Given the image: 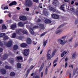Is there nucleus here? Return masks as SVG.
<instances>
[{
	"label": "nucleus",
	"instance_id": "1",
	"mask_svg": "<svg viewBox=\"0 0 78 78\" xmlns=\"http://www.w3.org/2000/svg\"><path fill=\"white\" fill-rule=\"evenodd\" d=\"M66 36H63L58 40V43L62 46H64L67 42V40H66Z\"/></svg>",
	"mask_w": 78,
	"mask_h": 78
},
{
	"label": "nucleus",
	"instance_id": "2",
	"mask_svg": "<svg viewBox=\"0 0 78 78\" xmlns=\"http://www.w3.org/2000/svg\"><path fill=\"white\" fill-rule=\"evenodd\" d=\"M25 5L27 7H32L33 3V2L30 0H26Z\"/></svg>",
	"mask_w": 78,
	"mask_h": 78
},
{
	"label": "nucleus",
	"instance_id": "3",
	"mask_svg": "<svg viewBox=\"0 0 78 78\" xmlns=\"http://www.w3.org/2000/svg\"><path fill=\"white\" fill-rule=\"evenodd\" d=\"M16 33H18L19 34V33H20V32H22L23 33V34H28V32H27L25 31V30H23V29H19L18 30H17L16 31Z\"/></svg>",
	"mask_w": 78,
	"mask_h": 78
},
{
	"label": "nucleus",
	"instance_id": "4",
	"mask_svg": "<svg viewBox=\"0 0 78 78\" xmlns=\"http://www.w3.org/2000/svg\"><path fill=\"white\" fill-rule=\"evenodd\" d=\"M30 50L29 49H25L24 51V55L25 56H28L29 54V51Z\"/></svg>",
	"mask_w": 78,
	"mask_h": 78
},
{
	"label": "nucleus",
	"instance_id": "5",
	"mask_svg": "<svg viewBox=\"0 0 78 78\" xmlns=\"http://www.w3.org/2000/svg\"><path fill=\"white\" fill-rule=\"evenodd\" d=\"M39 27L40 28H41L40 31H43V30H44V24H40L39 25Z\"/></svg>",
	"mask_w": 78,
	"mask_h": 78
},
{
	"label": "nucleus",
	"instance_id": "6",
	"mask_svg": "<svg viewBox=\"0 0 78 78\" xmlns=\"http://www.w3.org/2000/svg\"><path fill=\"white\" fill-rule=\"evenodd\" d=\"M20 19L21 20H27V17L25 16H21L20 17Z\"/></svg>",
	"mask_w": 78,
	"mask_h": 78
},
{
	"label": "nucleus",
	"instance_id": "7",
	"mask_svg": "<svg viewBox=\"0 0 78 78\" xmlns=\"http://www.w3.org/2000/svg\"><path fill=\"white\" fill-rule=\"evenodd\" d=\"M17 59L18 61L22 62V57L20 56H18L17 57Z\"/></svg>",
	"mask_w": 78,
	"mask_h": 78
},
{
	"label": "nucleus",
	"instance_id": "8",
	"mask_svg": "<svg viewBox=\"0 0 78 78\" xmlns=\"http://www.w3.org/2000/svg\"><path fill=\"white\" fill-rule=\"evenodd\" d=\"M52 17L54 19H58L59 17V15L57 14H53L52 15Z\"/></svg>",
	"mask_w": 78,
	"mask_h": 78
},
{
	"label": "nucleus",
	"instance_id": "9",
	"mask_svg": "<svg viewBox=\"0 0 78 78\" xmlns=\"http://www.w3.org/2000/svg\"><path fill=\"white\" fill-rule=\"evenodd\" d=\"M8 55L7 54H4L3 55V57H2V60H4L8 58Z\"/></svg>",
	"mask_w": 78,
	"mask_h": 78
},
{
	"label": "nucleus",
	"instance_id": "10",
	"mask_svg": "<svg viewBox=\"0 0 78 78\" xmlns=\"http://www.w3.org/2000/svg\"><path fill=\"white\" fill-rule=\"evenodd\" d=\"M27 43L28 44H31V40L30 38H28L27 39Z\"/></svg>",
	"mask_w": 78,
	"mask_h": 78
},
{
	"label": "nucleus",
	"instance_id": "11",
	"mask_svg": "<svg viewBox=\"0 0 78 78\" xmlns=\"http://www.w3.org/2000/svg\"><path fill=\"white\" fill-rule=\"evenodd\" d=\"M12 45V41H9L8 43L7 44V47H10Z\"/></svg>",
	"mask_w": 78,
	"mask_h": 78
},
{
	"label": "nucleus",
	"instance_id": "12",
	"mask_svg": "<svg viewBox=\"0 0 78 78\" xmlns=\"http://www.w3.org/2000/svg\"><path fill=\"white\" fill-rule=\"evenodd\" d=\"M17 2L16 1H13L12 3H10L9 4V6H12V5H16Z\"/></svg>",
	"mask_w": 78,
	"mask_h": 78
},
{
	"label": "nucleus",
	"instance_id": "13",
	"mask_svg": "<svg viewBox=\"0 0 78 78\" xmlns=\"http://www.w3.org/2000/svg\"><path fill=\"white\" fill-rule=\"evenodd\" d=\"M30 34L32 35L34 34V31H33V28H30Z\"/></svg>",
	"mask_w": 78,
	"mask_h": 78
},
{
	"label": "nucleus",
	"instance_id": "14",
	"mask_svg": "<svg viewBox=\"0 0 78 78\" xmlns=\"http://www.w3.org/2000/svg\"><path fill=\"white\" fill-rule=\"evenodd\" d=\"M45 22L46 23H51V20H48V19H46L45 21Z\"/></svg>",
	"mask_w": 78,
	"mask_h": 78
},
{
	"label": "nucleus",
	"instance_id": "15",
	"mask_svg": "<svg viewBox=\"0 0 78 78\" xmlns=\"http://www.w3.org/2000/svg\"><path fill=\"white\" fill-rule=\"evenodd\" d=\"M16 24L12 25L11 26L10 28H11V29H12V30H14V29L16 27Z\"/></svg>",
	"mask_w": 78,
	"mask_h": 78
},
{
	"label": "nucleus",
	"instance_id": "16",
	"mask_svg": "<svg viewBox=\"0 0 78 78\" xmlns=\"http://www.w3.org/2000/svg\"><path fill=\"white\" fill-rule=\"evenodd\" d=\"M2 74H5L6 73V70L5 69H3L0 70Z\"/></svg>",
	"mask_w": 78,
	"mask_h": 78
},
{
	"label": "nucleus",
	"instance_id": "17",
	"mask_svg": "<svg viewBox=\"0 0 78 78\" xmlns=\"http://www.w3.org/2000/svg\"><path fill=\"white\" fill-rule=\"evenodd\" d=\"M20 46L21 47L24 48L27 47V44L25 43H23L20 45Z\"/></svg>",
	"mask_w": 78,
	"mask_h": 78
},
{
	"label": "nucleus",
	"instance_id": "18",
	"mask_svg": "<svg viewBox=\"0 0 78 78\" xmlns=\"http://www.w3.org/2000/svg\"><path fill=\"white\" fill-rule=\"evenodd\" d=\"M47 57L48 59H51V55L50 54H47Z\"/></svg>",
	"mask_w": 78,
	"mask_h": 78
},
{
	"label": "nucleus",
	"instance_id": "19",
	"mask_svg": "<svg viewBox=\"0 0 78 78\" xmlns=\"http://www.w3.org/2000/svg\"><path fill=\"white\" fill-rule=\"evenodd\" d=\"M48 41L47 40L46 41H43V45L44 47H45V45H46V44H47V41Z\"/></svg>",
	"mask_w": 78,
	"mask_h": 78
},
{
	"label": "nucleus",
	"instance_id": "20",
	"mask_svg": "<svg viewBox=\"0 0 78 78\" xmlns=\"http://www.w3.org/2000/svg\"><path fill=\"white\" fill-rule=\"evenodd\" d=\"M76 57V52H74L72 55V58L75 59Z\"/></svg>",
	"mask_w": 78,
	"mask_h": 78
},
{
	"label": "nucleus",
	"instance_id": "21",
	"mask_svg": "<svg viewBox=\"0 0 78 78\" xmlns=\"http://www.w3.org/2000/svg\"><path fill=\"white\" fill-rule=\"evenodd\" d=\"M62 32V30H59L57 31H56V34H58V33H61Z\"/></svg>",
	"mask_w": 78,
	"mask_h": 78
},
{
	"label": "nucleus",
	"instance_id": "22",
	"mask_svg": "<svg viewBox=\"0 0 78 78\" xmlns=\"http://www.w3.org/2000/svg\"><path fill=\"white\" fill-rule=\"evenodd\" d=\"M58 3V1L56 0H54L53 2V5H54V6H56V3Z\"/></svg>",
	"mask_w": 78,
	"mask_h": 78
},
{
	"label": "nucleus",
	"instance_id": "23",
	"mask_svg": "<svg viewBox=\"0 0 78 78\" xmlns=\"http://www.w3.org/2000/svg\"><path fill=\"white\" fill-rule=\"evenodd\" d=\"M17 67L18 68H21V64L20 63H17Z\"/></svg>",
	"mask_w": 78,
	"mask_h": 78
},
{
	"label": "nucleus",
	"instance_id": "24",
	"mask_svg": "<svg viewBox=\"0 0 78 78\" xmlns=\"http://www.w3.org/2000/svg\"><path fill=\"white\" fill-rule=\"evenodd\" d=\"M22 36H17L16 37V39H19V40H22Z\"/></svg>",
	"mask_w": 78,
	"mask_h": 78
},
{
	"label": "nucleus",
	"instance_id": "25",
	"mask_svg": "<svg viewBox=\"0 0 78 78\" xmlns=\"http://www.w3.org/2000/svg\"><path fill=\"white\" fill-rule=\"evenodd\" d=\"M18 48V46L17 45H15L13 49L14 50H17Z\"/></svg>",
	"mask_w": 78,
	"mask_h": 78
},
{
	"label": "nucleus",
	"instance_id": "26",
	"mask_svg": "<svg viewBox=\"0 0 78 78\" xmlns=\"http://www.w3.org/2000/svg\"><path fill=\"white\" fill-rule=\"evenodd\" d=\"M18 26H20V27H23V23H22L20 22L18 23Z\"/></svg>",
	"mask_w": 78,
	"mask_h": 78
},
{
	"label": "nucleus",
	"instance_id": "27",
	"mask_svg": "<svg viewBox=\"0 0 78 78\" xmlns=\"http://www.w3.org/2000/svg\"><path fill=\"white\" fill-rule=\"evenodd\" d=\"M10 75L11 76H15V73L14 72H12L11 73Z\"/></svg>",
	"mask_w": 78,
	"mask_h": 78
},
{
	"label": "nucleus",
	"instance_id": "28",
	"mask_svg": "<svg viewBox=\"0 0 78 78\" xmlns=\"http://www.w3.org/2000/svg\"><path fill=\"white\" fill-rule=\"evenodd\" d=\"M55 53H56V50H55L53 51L52 52V57L54 56H55Z\"/></svg>",
	"mask_w": 78,
	"mask_h": 78
},
{
	"label": "nucleus",
	"instance_id": "29",
	"mask_svg": "<svg viewBox=\"0 0 78 78\" xmlns=\"http://www.w3.org/2000/svg\"><path fill=\"white\" fill-rule=\"evenodd\" d=\"M60 9L61 10H62V11H64V5L61 6Z\"/></svg>",
	"mask_w": 78,
	"mask_h": 78
},
{
	"label": "nucleus",
	"instance_id": "30",
	"mask_svg": "<svg viewBox=\"0 0 78 78\" xmlns=\"http://www.w3.org/2000/svg\"><path fill=\"white\" fill-rule=\"evenodd\" d=\"M5 68L7 69H11V66H5Z\"/></svg>",
	"mask_w": 78,
	"mask_h": 78
},
{
	"label": "nucleus",
	"instance_id": "31",
	"mask_svg": "<svg viewBox=\"0 0 78 78\" xmlns=\"http://www.w3.org/2000/svg\"><path fill=\"white\" fill-rule=\"evenodd\" d=\"M8 39V36H5L4 37V41H6L7 39Z\"/></svg>",
	"mask_w": 78,
	"mask_h": 78
},
{
	"label": "nucleus",
	"instance_id": "32",
	"mask_svg": "<svg viewBox=\"0 0 78 78\" xmlns=\"http://www.w3.org/2000/svg\"><path fill=\"white\" fill-rule=\"evenodd\" d=\"M46 33H47V32H44V33L41 34L40 36L41 37H42V36H44V35H45V34H46Z\"/></svg>",
	"mask_w": 78,
	"mask_h": 78
},
{
	"label": "nucleus",
	"instance_id": "33",
	"mask_svg": "<svg viewBox=\"0 0 78 78\" xmlns=\"http://www.w3.org/2000/svg\"><path fill=\"white\" fill-rule=\"evenodd\" d=\"M39 28V27L37 26H35L33 27V29L34 30V29H36V28Z\"/></svg>",
	"mask_w": 78,
	"mask_h": 78
},
{
	"label": "nucleus",
	"instance_id": "34",
	"mask_svg": "<svg viewBox=\"0 0 78 78\" xmlns=\"http://www.w3.org/2000/svg\"><path fill=\"white\" fill-rule=\"evenodd\" d=\"M16 33H14L13 34L12 37L13 38H15V37H16Z\"/></svg>",
	"mask_w": 78,
	"mask_h": 78
},
{
	"label": "nucleus",
	"instance_id": "35",
	"mask_svg": "<svg viewBox=\"0 0 78 78\" xmlns=\"http://www.w3.org/2000/svg\"><path fill=\"white\" fill-rule=\"evenodd\" d=\"M39 0H33L34 2H35V3H39Z\"/></svg>",
	"mask_w": 78,
	"mask_h": 78
},
{
	"label": "nucleus",
	"instance_id": "36",
	"mask_svg": "<svg viewBox=\"0 0 78 78\" xmlns=\"http://www.w3.org/2000/svg\"><path fill=\"white\" fill-rule=\"evenodd\" d=\"M1 35V37H3V36H5V34L4 33H2L0 34Z\"/></svg>",
	"mask_w": 78,
	"mask_h": 78
},
{
	"label": "nucleus",
	"instance_id": "37",
	"mask_svg": "<svg viewBox=\"0 0 78 78\" xmlns=\"http://www.w3.org/2000/svg\"><path fill=\"white\" fill-rule=\"evenodd\" d=\"M2 29H4V28L6 29V27L5 26V25H3L2 26Z\"/></svg>",
	"mask_w": 78,
	"mask_h": 78
},
{
	"label": "nucleus",
	"instance_id": "38",
	"mask_svg": "<svg viewBox=\"0 0 78 78\" xmlns=\"http://www.w3.org/2000/svg\"><path fill=\"white\" fill-rule=\"evenodd\" d=\"M51 11H53V12H55L56 11V9H54L53 8H52Z\"/></svg>",
	"mask_w": 78,
	"mask_h": 78
},
{
	"label": "nucleus",
	"instance_id": "39",
	"mask_svg": "<svg viewBox=\"0 0 78 78\" xmlns=\"http://www.w3.org/2000/svg\"><path fill=\"white\" fill-rule=\"evenodd\" d=\"M70 10L72 11H73V12H75V9H73V8H71L70 9Z\"/></svg>",
	"mask_w": 78,
	"mask_h": 78
},
{
	"label": "nucleus",
	"instance_id": "40",
	"mask_svg": "<svg viewBox=\"0 0 78 78\" xmlns=\"http://www.w3.org/2000/svg\"><path fill=\"white\" fill-rule=\"evenodd\" d=\"M51 53V50H49L48 51V54H50Z\"/></svg>",
	"mask_w": 78,
	"mask_h": 78
},
{
	"label": "nucleus",
	"instance_id": "41",
	"mask_svg": "<svg viewBox=\"0 0 78 78\" xmlns=\"http://www.w3.org/2000/svg\"><path fill=\"white\" fill-rule=\"evenodd\" d=\"M4 9H8V7L7 6H6L4 7Z\"/></svg>",
	"mask_w": 78,
	"mask_h": 78
},
{
	"label": "nucleus",
	"instance_id": "42",
	"mask_svg": "<svg viewBox=\"0 0 78 78\" xmlns=\"http://www.w3.org/2000/svg\"><path fill=\"white\" fill-rule=\"evenodd\" d=\"M39 78V77L38 76H33V78Z\"/></svg>",
	"mask_w": 78,
	"mask_h": 78
},
{
	"label": "nucleus",
	"instance_id": "43",
	"mask_svg": "<svg viewBox=\"0 0 78 78\" xmlns=\"http://www.w3.org/2000/svg\"><path fill=\"white\" fill-rule=\"evenodd\" d=\"M52 8H53L51 6L49 7V10H50L51 11V10Z\"/></svg>",
	"mask_w": 78,
	"mask_h": 78
},
{
	"label": "nucleus",
	"instance_id": "44",
	"mask_svg": "<svg viewBox=\"0 0 78 78\" xmlns=\"http://www.w3.org/2000/svg\"><path fill=\"white\" fill-rule=\"evenodd\" d=\"M30 73V69H28L27 71V76H28V73Z\"/></svg>",
	"mask_w": 78,
	"mask_h": 78
},
{
	"label": "nucleus",
	"instance_id": "45",
	"mask_svg": "<svg viewBox=\"0 0 78 78\" xmlns=\"http://www.w3.org/2000/svg\"><path fill=\"white\" fill-rule=\"evenodd\" d=\"M26 10L27 11H29V10H30V9L28 8H26Z\"/></svg>",
	"mask_w": 78,
	"mask_h": 78
},
{
	"label": "nucleus",
	"instance_id": "46",
	"mask_svg": "<svg viewBox=\"0 0 78 78\" xmlns=\"http://www.w3.org/2000/svg\"><path fill=\"white\" fill-rule=\"evenodd\" d=\"M57 61H58V60H56V59L54 60L53 62V64H54L55 63H56V62H57Z\"/></svg>",
	"mask_w": 78,
	"mask_h": 78
},
{
	"label": "nucleus",
	"instance_id": "47",
	"mask_svg": "<svg viewBox=\"0 0 78 78\" xmlns=\"http://www.w3.org/2000/svg\"><path fill=\"white\" fill-rule=\"evenodd\" d=\"M76 73V70H74L73 72V75H74Z\"/></svg>",
	"mask_w": 78,
	"mask_h": 78
},
{
	"label": "nucleus",
	"instance_id": "48",
	"mask_svg": "<svg viewBox=\"0 0 78 78\" xmlns=\"http://www.w3.org/2000/svg\"><path fill=\"white\" fill-rule=\"evenodd\" d=\"M64 56V54L63 52L62 53V54L61 55V57H63V56Z\"/></svg>",
	"mask_w": 78,
	"mask_h": 78
},
{
	"label": "nucleus",
	"instance_id": "49",
	"mask_svg": "<svg viewBox=\"0 0 78 78\" xmlns=\"http://www.w3.org/2000/svg\"><path fill=\"white\" fill-rule=\"evenodd\" d=\"M3 51V49L2 48H0V52Z\"/></svg>",
	"mask_w": 78,
	"mask_h": 78
},
{
	"label": "nucleus",
	"instance_id": "50",
	"mask_svg": "<svg viewBox=\"0 0 78 78\" xmlns=\"http://www.w3.org/2000/svg\"><path fill=\"white\" fill-rule=\"evenodd\" d=\"M43 72H41V77H42V76H43Z\"/></svg>",
	"mask_w": 78,
	"mask_h": 78
},
{
	"label": "nucleus",
	"instance_id": "51",
	"mask_svg": "<svg viewBox=\"0 0 78 78\" xmlns=\"http://www.w3.org/2000/svg\"><path fill=\"white\" fill-rule=\"evenodd\" d=\"M0 46L1 47H3V44L1 42H0Z\"/></svg>",
	"mask_w": 78,
	"mask_h": 78
},
{
	"label": "nucleus",
	"instance_id": "52",
	"mask_svg": "<svg viewBox=\"0 0 78 78\" xmlns=\"http://www.w3.org/2000/svg\"><path fill=\"white\" fill-rule=\"evenodd\" d=\"M14 61V59H12V60L10 61V62L11 63H13V61Z\"/></svg>",
	"mask_w": 78,
	"mask_h": 78
},
{
	"label": "nucleus",
	"instance_id": "53",
	"mask_svg": "<svg viewBox=\"0 0 78 78\" xmlns=\"http://www.w3.org/2000/svg\"><path fill=\"white\" fill-rule=\"evenodd\" d=\"M48 71V69H47L46 68L45 69V73H46V74L47 73Z\"/></svg>",
	"mask_w": 78,
	"mask_h": 78
},
{
	"label": "nucleus",
	"instance_id": "54",
	"mask_svg": "<svg viewBox=\"0 0 78 78\" xmlns=\"http://www.w3.org/2000/svg\"><path fill=\"white\" fill-rule=\"evenodd\" d=\"M26 27L27 28H30V25H26Z\"/></svg>",
	"mask_w": 78,
	"mask_h": 78
},
{
	"label": "nucleus",
	"instance_id": "55",
	"mask_svg": "<svg viewBox=\"0 0 78 78\" xmlns=\"http://www.w3.org/2000/svg\"><path fill=\"white\" fill-rule=\"evenodd\" d=\"M67 53V52H66V51H65L63 52V53L64 55H66V54Z\"/></svg>",
	"mask_w": 78,
	"mask_h": 78
},
{
	"label": "nucleus",
	"instance_id": "56",
	"mask_svg": "<svg viewBox=\"0 0 78 78\" xmlns=\"http://www.w3.org/2000/svg\"><path fill=\"white\" fill-rule=\"evenodd\" d=\"M64 26V25L62 24V25H61V26H59L58 27L59 28H61V27H63Z\"/></svg>",
	"mask_w": 78,
	"mask_h": 78
},
{
	"label": "nucleus",
	"instance_id": "57",
	"mask_svg": "<svg viewBox=\"0 0 78 78\" xmlns=\"http://www.w3.org/2000/svg\"><path fill=\"white\" fill-rule=\"evenodd\" d=\"M69 78H71V76H72V74L70 73H69Z\"/></svg>",
	"mask_w": 78,
	"mask_h": 78
},
{
	"label": "nucleus",
	"instance_id": "58",
	"mask_svg": "<svg viewBox=\"0 0 78 78\" xmlns=\"http://www.w3.org/2000/svg\"><path fill=\"white\" fill-rule=\"evenodd\" d=\"M67 63L66 62L65 63V68H67Z\"/></svg>",
	"mask_w": 78,
	"mask_h": 78
},
{
	"label": "nucleus",
	"instance_id": "59",
	"mask_svg": "<svg viewBox=\"0 0 78 78\" xmlns=\"http://www.w3.org/2000/svg\"><path fill=\"white\" fill-rule=\"evenodd\" d=\"M34 68V66H31L30 67V70H32Z\"/></svg>",
	"mask_w": 78,
	"mask_h": 78
},
{
	"label": "nucleus",
	"instance_id": "60",
	"mask_svg": "<svg viewBox=\"0 0 78 78\" xmlns=\"http://www.w3.org/2000/svg\"><path fill=\"white\" fill-rule=\"evenodd\" d=\"M69 67H71L72 68H73V66L72 65H71L69 66Z\"/></svg>",
	"mask_w": 78,
	"mask_h": 78
},
{
	"label": "nucleus",
	"instance_id": "61",
	"mask_svg": "<svg viewBox=\"0 0 78 78\" xmlns=\"http://www.w3.org/2000/svg\"><path fill=\"white\" fill-rule=\"evenodd\" d=\"M72 39H73V38H72L70 39L69 40V42H71V41H72Z\"/></svg>",
	"mask_w": 78,
	"mask_h": 78
},
{
	"label": "nucleus",
	"instance_id": "62",
	"mask_svg": "<svg viewBox=\"0 0 78 78\" xmlns=\"http://www.w3.org/2000/svg\"><path fill=\"white\" fill-rule=\"evenodd\" d=\"M42 68L41 67L40 68V69H39V71L40 72H41V70H42Z\"/></svg>",
	"mask_w": 78,
	"mask_h": 78
},
{
	"label": "nucleus",
	"instance_id": "63",
	"mask_svg": "<svg viewBox=\"0 0 78 78\" xmlns=\"http://www.w3.org/2000/svg\"><path fill=\"white\" fill-rule=\"evenodd\" d=\"M44 64H43L42 65H41V68H43L44 67Z\"/></svg>",
	"mask_w": 78,
	"mask_h": 78
},
{
	"label": "nucleus",
	"instance_id": "64",
	"mask_svg": "<svg viewBox=\"0 0 78 78\" xmlns=\"http://www.w3.org/2000/svg\"><path fill=\"white\" fill-rule=\"evenodd\" d=\"M77 46H78V44H76L75 46V48H76V47H77Z\"/></svg>",
	"mask_w": 78,
	"mask_h": 78
}]
</instances>
